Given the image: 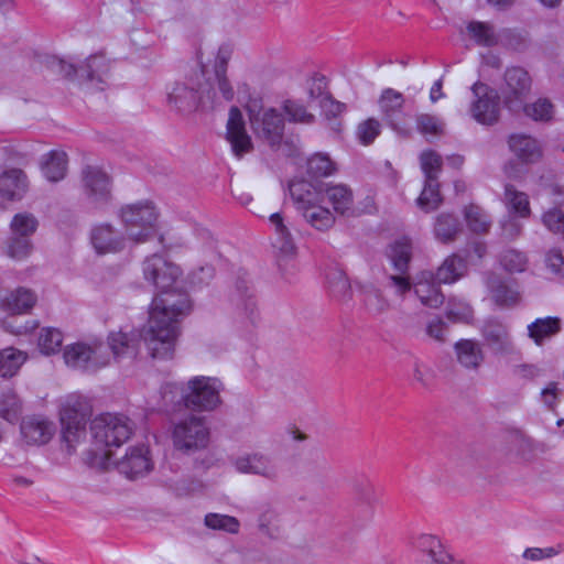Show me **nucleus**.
Segmentation results:
<instances>
[{"label": "nucleus", "mask_w": 564, "mask_h": 564, "mask_svg": "<svg viewBox=\"0 0 564 564\" xmlns=\"http://www.w3.org/2000/svg\"><path fill=\"white\" fill-rule=\"evenodd\" d=\"M467 32L479 46L490 47L498 43L495 29L490 23L471 21L467 24Z\"/></svg>", "instance_id": "c03bdc74"}, {"label": "nucleus", "mask_w": 564, "mask_h": 564, "mask_svg": "<svg viewBox=\"0 0 564 564\" xmlns=\"http://www.w3.org/2000/svg\"><path fill=\"white\" fill-rule=\"evenodd\" d=\"M481 334L488 347L496 354L509 352L512 348L507 327L498 319H487Z\"/></svg>", "instance_id": "b1692460"}, {"label": "nucleus", "mask_w": 564, "mask_h": 564, "mask_svg": "<svg viewBox=\"0 0 564 564\" xmlns=\"http://www.w3.org/2000/svg\"><path fill=\"white\" fill-rule=\"evenodd\" d=\"M102 345H89L83 341L65 346L63 358L69 367L82 370H97L107 365V360L100 359Z\"/></svg>", "instance_id": "f8f14e48"}, {"label": "nucleus", "mask_w": 564, "mask_h": 564, "mask_svg": "<svg viewBox=\"0 0 564 564\" xmlns=\"http://www.w3.org/2000/svg\"><path fill=\"white\" fill-rule=\"evenodd\" d=\"M464 218L468 229L478 235L487 234L491 227V219L486 212L476 204L465 206Z\"/></svg>", "instance_id": "4c0bfd02"}, {"label": "nucleus", "mask_w": 564, "mask_h": 564, "mask_svg": "<svg viewBox=\"0 0 564 564\" xmlns=\"http://www.w3.org/2000/svg\"><path fill=\"white\" fill-rule=\"evenodd\" d=\"M36 301L37 296L32 290L20 286L4 299L3 308L12 314H23L28 313Z\"/></svg>", "instance_id": "2f4dec72"}, {"label": "nucleus", "mask_w": 564, "mask_h": 564, "mask_svg": "<svg viewBox=\"0 0 564 564\" xmlns=\"http://www.w3.org/2000/svg\"><path fill=\"white\" fill-rule=\"evenodd\" d=\"M161 397L165 405H176L184 404V401L181 399V393H186L183 386H180L175 382H166L161 387Z\"/></svg>", "instance_id": "338daca9"}, {"label": "nucleus", "mask_w": 564, "mask_h": 564, "mask_svg": "<svg viewBox=\"0 0 564 564\" xmlns=\"http://www.w3.org/2000/svg\"><path fill=\"white\" fill-rule=\"evenodd\" d=\"M414 293L424 306L431 308L440 307L445 300L438 283L434 282L419 281L414 284Z\"/></svg>", "instance_id": "79ce46f5"}, {"label": "nucleus", "mask_w": 564, "mask_h": 564, "mask_svg": "<svg viewBox=\"0 0 564 564\" xmlns=\"http://www.w3.org/2000/svg\"><path fill=\"white\" fill-rule=\"evenodd\" d=\"M282 109L290 122L304 124H312L315 122V116L308 112L306 107L297 100H284Z\"/></svg>", "instance_id": "6e6d98bb"}, {"label": "nucleus", "mask_w": 564, "mask_h": 564, "mask_svg": "<svg viewBox=\"0 0 564 564\" xmlns=\"http://www.w3.org/2000/svg\"><path fill=\"white\" fill-rule=\"evenodd\" d=\"M148 454L149 449L144 445L131 447L126 456L118 462V470L129 479L145 475L152 468Z\"/></svg>", "instance_id": "a211bd4d"}, {"label": "nucleus", "mask_w": 564, "mask_h": 564, "mask_svg": "<svg viewBox=\"0 0 564 564\" xmlns=\"http://www.w3.org/2000/svg\"><path fill=\"white\" fill-rule=\"evenodd\" d=\"M230 300L238 311L245 313L250 324L254 325L259 317L257 300L246 279H237Z\"/></svg>", "instance_id": "4be33fe9"}, {"label": "nucleus", "mask_w": 564, "mask_h": 564, "mask_svg": "<svg viewBox=\"0 0 564 564\" xmlns=\"http://www.w3.org/2000/svg\"><path fill=\"white\" fill-rule=\"evenodd\" d=\"M226 139L231 145L234 154L240 159L253 150L250 135L247 133L241 110L232 106L226 126Z\"/></svg>", "instance_id": "ddd939ff"}, {"label": "nucleus", "mask_w": 564, "mask_h": 564, "mask_svg": "<svg viewBox=\"0 0 564 564\" xmlns=\"http://www.w3.org/2000/svg\"><path fill=\"white\" fill-rule=\"evenodd\" d=\"M328 290L338 300L345 301L351 296V286L348 278L341 270H335L327 274Z\"/></svg>", "instance_id": "864d4df0"}, {"label": "nucleus", "mask_w": 564, "mask_h": 564, "mask_svg": "<svg viewBox=\"0 0 564 564\" xmlns=\"http://www.w3.org/2000/svg\"><path fill=\"white\" fill-rule=\"evenodd\" d=\"M142 271L144 279L150 282L158 292L176 285L182 275V270L178 265L159 253H153L144 259Z\"/></svg>", "instance_id": "9d476101"}, {"label": "nucleus", "mask_w": 564, "mask_h": 564, "mask_svg": "<svg viewBox=\"0 0 564 564\" xmlns=\"http://www.w3.org/2000/svg\"><path fill=\"white\" fill-rule=\"evenodd\" d=\"M474 100L469 112L471 118L482 126H494L500 119V96L498 91L482 82L471 86Z\"/></svg>", "instance_id": "0eeeda50"}, {"label": "nucleus", "mask_w": 564, "mask_h": 564, "mask_svg": "<svg viewBox=\"0 0 564 564\" xmlns=\"http://www.w3.org/2000/svg\"><path fill=\"white\" fill-rule=\"evenodd\" d=\"M387 257L390 259L393 269L398 273H408L410 261L412 259L411 241L403 237L389 245Z\"/></svg>", "instance_id": "7c9ffc66"}, {"label": "nucleus", "mask_w": 564, "mask_h": 564, "mask_svg": "<svg viewBox=\"0 0 564 564\" xmlns=\"http://www.w3.org/2000/svg\"><path fill=\"white\" fill-rule=\"evenodd\" d=\"M2 253L14 261H23L28 259L34 251L32 239L15 236L9 232L2 243Z\"/></svg>", "instance_id": "473e14b6"}, {"label": "nucleus", "mask_w": 564, "mask_h": 564, "mask_svg": "<svg viewBox=\"0 0 564 564\" xmlns=\"http://www.w3.org/2000/svg\"><path fill=\"white\" fill-rule=\"evenodd\" d=\"M300 213L313 228L319 231H326L335 225L333 213L328 208L321 206V204H316Z\"/></svg>", "instance_id": "a19ab883"}, {"label": "nucleus", "mask_w": 564, "mask_h": 564, "mask_svg": "<svg viewBox=\"0 0 564 564\" xmlns=\"http://www.w3.org/2000/svg\"><path fill=\"white\" fill-rule=\"evenodd\" d=\"M21 413V403L18 395L7 390L0 394V416L10 423L19 420Z\"/></svg>", "instance_id": "4d7b16f0"}, {"label": "nucleus", "mask_w": 564, "mask_h": 564, "mask_svg": "<svg viewBox=\"0 0 564 564\" xmlns=\"http://www.w3.org/2000/svg\"><path fill=\"white\" fill-rule=\"evenodd\" d=\"M205 524L209 529L223 530L228 533H237L240 527V523L237 518L218 513L206 514Z\"/></svg>", "instance_id": "e2e57ef3"}, {"label": "nucleus", "mask_w": 564, "mask_h": 564, "mask_svg": "<svg viewBox=\"0 0 564 564\" xmlns=\"http://www.w3.org/2000/svg\"><path fill=\"white\" fill-rule=\"evenodd\" d=\"M63 333L55 327H44L41 329L37 346L42 354L50 356L61 351L63 345Z\"/></svg>", "instance_id": "09e8293b"}, {"label": "nucleus", "mask_w": 564, "mask_h": 564, "mask_svg": "<svg viewBox=\"0 0 564 564\" xmlns=\"http://www.w3.org/2000/svg\"><path fill=\"white\" fill-rule=\"evenodd\" d=\"M235 466L240 473L256 474L271 480L275 479L278 476L275 465H273L268 457L261 454L239 457L236 459Z\"/></svg>", "instance_id": "bb28decb"}, {"label": "nucleus", "mask_w": 564, "mask_h": 564, "mask_svg": "<svg viewBox=\"0 0 564 564\" xmlns=\"http://www.w3.org/2000/svg\"><path fill=\"white\" fill-rule=\"evenodd\" d=\"M26 358L25 352L14 347H7L0 350V376L3 378L13 377L25 362Z\"/></svg>", "instance_id": "ea45409f"}, {"label": "nucleus", "mask_w": 564, "mask_h": 564, "mask_svg": "<svg viewBox=\"0 0 564 564\" xmlns=\"http://www.w3.org/2000/svg\"><path fill=\"white\" fill-rule=\"evenodd\" d=\"M543 224L554 232H562L564 228V213L560 208H552L544 213Z\"/></svg>", "instance_id": "774afa93"}, {"label": "nucleus", "mask_w": 564, "mask_h": 564, "mask_svg": "<svg viewBox=\"0 0 564 564\" xmlns=\"http://www.w3.org/2000/svg\"><path fill=\"white\" fill-rule=\"evenodd\" d=\"M289 191L299 212H302L324 200L322 192L305 180L292 181Z\"/></svg>", "instance_id": "a878e982"}, {"label": "nucleus", "mask_w": 564, "mask_h": 564, "mask_svg": "<svg viewBox=\"0 0 564 564\" xmlns=\"http://www.w3.org/2000/svg\"><path fill=\"white\" fill-rule=\"evenodd\" d=\"M28 187V176L20 169H11L0 175V196L7 200L22 199Z\"/></svg>", "instance_id": "5701e85b"}, {"label": "nucleus", "mask_w": 564, "mask_h": 564, "mask_svg": "<svg viewBox=\"0 0 564 564\" xmlns=\"http://www.w3.org/2000/svg\"><path fill=\"white\" fill-rule=\"evenodd\" d=\"M23 440L29 445L46 444L53 436L54 424L40 416H28L20 425Z\"/></svg>", "instance_id": "6ab92c4d"}, {"label": "nucleus", "mask_w": 564, "mask_h": 564, "mask_svg": "<svg viewBox=\"0 0 564 564\" xmlns=\"http://www.w3.org/2000/svg\"><path fill=\"white\" fill-rule=\"evenodd\" d=\"M443 200L438 181L431 182L430 186H427V181H424L423 189L415 202L421 210L431 213L438 209Z\"/></svg>", "instance_id": "a18cd8bd"}, {"label": "nucleus", "mask_w": 564, "mask_h": 564, "mask_svg": "<svg viewBox=\"0 0 564 564\" xmlns=\"http://www.w3.org/2000/svg\"><path fill=\"white\" fill-rule=\"evenodd\" d=\"M203 101V95L198 88L185 83H175L167 93V104L180 112L191 113Z\"/></svg>", "instance_id": "f3484780"}, {"label": "nucleus", "mask_w": 564, "mask_h": 564, "mask_svg": "<svg viewBox=\"0 0 564 564\" xmlns=\"http://www.w3.org/2000/svg\"><path fill=\"white\" fill-rule=\"evenodd\" d=\"M458 362L468 369H477L484 360L480 346L471 339H460L455 344Z\"/></svg>", "instance_id": "c9c22d12"}, {"label": "nucleus", "mask_w": 564, "mask_h": 564, "mask_svg": "<svg viewBox=\"0 0 564 564\" xmlns=\"http://www.w3.org/2000/svg\"><path fill=\"white\" fill-rule=\"evenodd\" d=\"M67 163L68 158L64 151L52 150L43 156L41 169L48 181L58 182L66 175Z\"/></svg>", "instance_id": "c756f323"}, {"label": "nucleus", "mask_w": 564, "mask_h": 564, "mask_svg": "<svg viewBox=\"0 0 564 564\" xmlns=\"http://www.w3.org/2000/svg\"><path fill=\"white\" fill-rule=\"evenodd\" d=\"M462 230V223L455 214L441 213L436 216L434 223V235L441 242H453L456 240Z\"/></svg>", "instance_id": "c85d7f7f"}, {"label": "nucleus", "mask_w": 564, "mask_h": 564, "mask_svg": "<svg viewBox=\"0 0 564 564\" xmlns=\"http://www.w3.org/2000/svg\"><path fill=\"white\" fill-rule=\"evenodd\" d=\"M83 189L95 209H104L112 199L111 177L99 166L85 165L80 173Z\"/></svg>", "instance_id": "6e6552de"}, {"label": "nucleus", "mask_w": 564, "mask_h": 564, "mask_svg": "<svg viewBox=\"0 0 564 564\" xmlns=\"http://www.w3.org/2000/svg\"><path fill=\"white\" fill-rule=\"evenodd\" d=\"M378 104L381 115L384 117L391 111H394L399 108H404L405 99L403 94L400 91L393 88H386L381 91Z\"/></svg>", "instance_id": "bf43d9fd"}, {"label": "nucleus", "mask_w": 564, "mask_h": 564, "mask_svg": "<svg viewBox=\"0 0 564 564\" xmlns=\"http://www.w3.org/2000/svg\"><path fill=\"white\" fill-rule=\"evenodd\" d=\"M362 303L370 315L377 316L389 308V302L382 292L373 285L361 289Z\"/></svg>", "instance_id": "de8ad7c7"}, {"label": "nucleus", "mask_w": 564, "mask_h": 564, "mask_svg": "<svg viewBox=\"0 0 564 564\" xmlns=\"http://www.w3.org/2000/svg\"><path fill=\"white\" fill-rule=\"evenodd\" d=\"M416 130L424 137H441L445 132L443 120L431 113H419L415 117Z\"/></svg>", "instance_id": "5fc2aeb1"}, {"label": "nucleus", "mask_w": 564, "mask_h": 564, "mask_svg": "<svg viewBox=\"0 0 564 564\" xmlns=\"http://www.w3.org/2000/svg\"><path fill=\"white\" fill-rule=\"evenodd\" d=\"M147 328L148 325L138 333H123L121 330L118 333H111L108 336V344L113 354V357L117 360L123 358L135 359L140 351V344L142 340L145 343L147 348L149 349L150 339H147L143 336V333Z\"/></svg>", "instance_id": "2eb2a0df"}, {"label": "nucleus", "mask_w": 564, "mask_h": 564, "mask_svg": "<svg viewBox=\"0 0 564 564\" xmlns=\"http://www.w3.org/2000/svg\"><path fill=\"white\" fill-rule=\"evenodd\" d=\"M306 171L311 177L319 178L333 175L337 167L328 154L315 153L307 160Z\"/></svg>", "instance_id": "8fccbe9b"}, {"label": "nucleus", "mask_w": 564, "mask_h": 564, "mask_svg": "<svg viewBox=\"0 0 564 564\" xmlns=\"http://www.w3.org/2000/svg\"><path fill=\"white\" fill-rule=\"evenodd\" d=\"M40 226L39 219L29 212L17 213L10 224L9 232L32 239Z\"/></svg>", "instance_id": "58836bf2"}, {"label": "nucleus", "mask_w": 564, "mask_h": 564, "mask_svg": "<svg viewBox=\"0 0 564 564\" xmlns=\"http://www.w3.org/2000/svg\"><path fill=\"white\" fill-rule=\"evenodd\" d=\"M251 129L257 138L272 149L280 147L284 135V119L274 108L257 109V105L247 107Z\"/></svg>", "instance_id": "423d86ee"}, {"label": "nucleus", "mask_w": 564, "mask_h": 564, "mask_svg": "<svg viewBox=\"0 0 564 564\" xmlns=\"http://www.w3.org/2000/svg\"><path fill=\"white\" fill-rule=\"evenodd\" d=\"M54 62L65 78H73L79 72L80 77L87 82L97 80L99 84L104 83V77L109 70L104 57L98 55H90L79 68L63 59Z\"/></svg>", "instance_id": "dca6fc26"}, {"label": "nucleus", "mask_w": 564, "mask_h": 564, "mask_svg": "<svg viewBox=\"0 0 564 564\" xmlns=\"http://www.w3.org/2000/svg\"><path fill=\"white\" fill-rule=\"evenodd\" d=\"M467 270V263L464 258L454 253L447 257L437 269L435 279L440 283H454L460 279Z\"/></svg>", "instance_id": "e433bc0d"}, {"label": "nucleus", "mask_w": 564, "mask_h": 564, "mask_svg": "<svg viewBox=\"0 0 564 564\" xmlns=\"http://www.w3.org/2000/svg\"><path fill=\"white\" fill-rule=\"evenodd\" d=\"M270 223L274 227L276 235V247L284 254H293L296 250L293 237L284 224V219L280 213H274L269 218Z\"/></svg>", "instance_id": "37998d69"}, {"label": "nucleus", "mask_w": 564, "mask_h": 564, "mask_svg": "<svg viewBox=\"0 0 564 564\" xmlns=\"http://www.w3.org/2000/svg\"><path fill=\"white\" fill-rule=\"evenodd\" d=\"M94 443L102 448L120 447L132 435L131 421L119 414L105 413L90 423Z\"/></svg>", "instance_id": "7ed1b4c3"}, {"label": "nucleus", "mask_w": 564, "mask_h": 564, "mask_svg": "<svg viewBox=\"0 0 564 564\" xmlns=\"http://www.w3.org/2000/svg\"><path fill=\"white\" fill-rule=\"evenodd\" d=\"M232 48L228 44L219 46L214 63V80L221 97L226 101H231L235 97V90L227 77L228 63L231 58Z\"/></svg>", "instance_id": "412c9836"}, {"label": "nucleus", "mask_w": 564, "mask_h": 564, "mask_svg": "<svg viewBox=\"0 0 564 564\" xmlns=\"http://www.w3.org/2000/svg\"><path fill=\"white\" fill-rule=\"evenodd\" d=\"M500 263L502 268L510 272H523L528 264L527 256L516 249H507L500 254Z\"/></svg>", "instance_id": "052dcab7"}, {"label": "nucleus", "mask_w": 564, "mask_h": 564, "mask_svg": "<svg viewBox=\"0 0 564 564\" xmlns=\"http://www.w3.org/2000/svg\"><path fill=\"white\" fill-rule=\"evenodd\" d=\"M383 122L393 130L399 137L409 139L413 134L411 126V116L404 111V108H399L382 117Z\"/></svg>", "instance_id": "49530a36"}, {"label": "nucleus", "mask_w": 564, "mask_h": 564, "mask_svg": "<svg viewBox=\"0 0 564 564\" xmlns=\"http://www.w3.org/2000/svg\"><path fill=\"white\" fill-rule=\"evenodd\" d=\"M380 122L375 118H369L360 122L357 127V137L361 144L369 145L380 134Z\"/></svg>", "instance_id": "69168bd1"}, {"label": "nucleus", "mask_w": 564, "mask_h": 564, "mask_svg": "<svg viewBox=\"0 0 564 564\" xmlns=\"http://www.w3.org/2000/svg\"><path fill=\"white\" fill-rule=\"evenodd\" d=\"M325 195L337 214L343 216H350L354 214V195L352 191L347 185H327L325 188Z\"/></svg>", "instance_id": "cd10ccee"}, {"label": "nucleus", "mask_w": 564, "mask_h": 564, "mask_svg": "<svg viewBox=\"0 0 564 564\" xmlns=\"http://www.w3.org/2000/svg\"><path fill=\"white\" fill-rule=\"evenodd\" d=\"M173 443L176 449L192 453L207 447L209 429L204 419L191 416L177 423L173 430Z\"/></svg>", "instance_id": "1a4fd4ad"}, {"label": "nucleus", "mask_w": 564, "mask_h": 564, "mask_svg": "<svg viewBox=\"0 0 564 564\" xmlns=\"http://www.w3.org/2000/svg\"><path fill=\"white\" fill-rule=\"evenodd\" d=\"M511 152L525 164H533L542 159L543 150L540 142L531 135L517 133L508 139Z\"/></svg>", "instance_id": "aec40b11"}, {"label": "nucleus", "mask_w": 564, "mask_h": 564, "mask_svg": "<svg viewBox=\"0 0 564 564\" xmlns=\"http://www.w3.org/2000/svg\"><path fill=\"white\" fill-rule=\"evenodd\" d=\"M521 110H523L529 118L535 121H549L552 118L553 105L550 100L540 98L530 105H524L523 101Z\"/></svg>", "instance_id": "680f3d73"}, {"label": "nucleus", "mask_w": 564, "mask_h": 564, "mask_svg": "<svg viewBox=\"0 0 564 564\" xmlns=\"http://www.w3.org/2000/svg\"><path fill=\"white\" fill-rule=\"evenodd\" d=\"M416 549L426 554L434 564H465L448 553L441 541L431 534H421L415 540Z\"/></svg>", "instance_id": "393cba45"}, {"label": "nucleus", "mask_w": 564, "mask_h": 564, "mask_svg": "<svg viewBox=\"0 0 564 564\" xmlns=\"http://www.w3.org/2000/svg\"><path fill=\"white\" fill-rule=\"evenodd\" d=\"M90 414L88 403L80 399L67 402L62 409V442L68 455L73 454L76 445L86 437V424Z\"/></svg>", "instance_id": "20e7f679"}, {"label": "nucleus", "mask_w": 564, "mask_h": 564, "mask_svg": "<svg viewBox=\"0 0 564 564\" xmlns=\"http://www.w3.org/2000/svg\"><path fill=\"white\" fill-rule=\"evenodd\" d=\"M119 217L127 237L135 243H142L154 236L159 212L152 202L142 200L122 206Z\"/></svg>", "instance_id": "f03ea898"}, {"label": "nucleus", "mask_w": 564, "mask_h": 564, "mask_svg": "<svg viewBox=\"0 0 564 564\" xmlns=\"http://www.w3.org/2000/svg\"><path fill=\"white\" fill-rule=\"evenodd\" d=\"M221 382L212 377H194L187 382V392L181 393L184 406L192 411H213L221 402Z\"/></svg>", "instance_id": "39448f33"}, {"label": "nucleus", "mask_w": 564, "mask_h": 564, "mask_svg": "<svg viewBox=\"0 0 564 564\" xmlns=\"http://www.w3.org/2000/svg\"><path fill=\"white\" fill-rule=\"evenodd\" d=\"M505 199L510 210L527 217L530 214L529 198L523 192L517 191L512 184L505 186Z\"/></svg>", "instance_id": "603ef678"}, {"label": "nucleus", "mask_w": 564, "mask_h": 564, "mask_svg": "<svg viewBox=\"0 0 564 564\" xmlns=\"http://www.w3.org/2000/svg\"><path fill=\"white\" fill-rule=\"evenodd\" d=\"M506 86L502 89L505 106L514 113L522 108V102L530 93L531 77L522 67H511L505 73Z\"/></svg>", "instance_id": "9b49d317"}, {"label": "nucleus", "mask_w": 564, "mask_h": 564, "mask_svg": "<svg viewBox=\"0 0 564 564\" xmlns=\"http://www.w3.org/2000/svg\"><path fill=\"white\" fill-rule=\"evenodd\" d=\"M258 527L262 534L269 538H278L281 532L280 517L275 509L267 507L261 511Z\"/></svg>", "instance_id": "13d9d810"}, {"label": "nucleus", "mask_w": 564, "mask_h": 564, "mask_svg": "<svg viewBox=\"0 0 564 564\" xmlns=\"http://www.w3.org/2000/svg\"><path fill=\"white\" fill-rule=\"evenodd\" d=\"M192 311V301L186 292L174 285L154 296L143 333L150 339L149 352L153 359H172L180 334V322Z\"/></svg>", "instance_id": "f257e3e1"}, {"label": "nucleus", "mask_w": 564, "mask_h": 564, "mask_svg": "<svg viewBox=\"0 0 564 564\" xmlns=\"http://www.w3.org/2000/svg\"><path fill=\"white\" fill-rule=\"evenodd\" d=\"M420 163L424 173V181H427V186L431 185V182L438 181V173L442 170L443 160L436 151H423L420 155Z\"/></svg>", "instance_id": "3c124183"}, {"label": "nucleus", "mask_w": 564, "mask_h": 564, "mask_svg": "<svg viewBox=\"0 0 564 564\" xmlns=\"http://www.w3.org/2000/svg\"><path fill=\"white\" fill-rule=\"evenodd\" d=\"M352 492L359 502L367 506L371 507L377 501L375 487L365 476L358 477L354 480Z\"/></svg>", "instance_id": "0e129e2a"}, {"label": "nucleus", "mask_w": 564, "mask_h": 564, "mask_svg": "<svg viewBox=\"0 0 564 564\" xmlns=\"http://www.w3.org/2000/svg\"><path fill=\"white\" fill-rule=\"evenodd\" d=\"M127 238L111 224L102 223L90 230V242L98 254L117 253L126 248Z\"/></svg>", "instance_id": "4468645a"}, {"label": "nucleus", "mask_w": 564, "mask_h": 564, "mask_svg": "<svg viewBox=\"0 0 564 564\" xmlns=\"http://www.w3.org/2000/svg\"><path fill=\"white\" fill-rule=\"evenodd\" d=\"M562 329V321L560 317L547 316L536 318L528 326L529 336L536 345H542L545 339L558 334Z\"/></svg>", "instance_id": "72a5a7b5"}, {"label": "nucleus", "mask_w": 564, "mask_h": 564, "mask_svg": "<svg viewBox=\"0 0 564 564\" xmlns=\"http://www.w3.org/2000/svg\"><path fill=\"white\" fill-rule=\"evenodd\" d=\"M487 286L492 300L498 306L510 307L516 305L519 301V293L497 275L488 278Z\"/></svg>", "instance_id": "f704fd0d"}]
</instances>
